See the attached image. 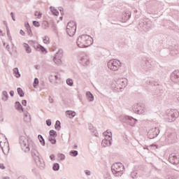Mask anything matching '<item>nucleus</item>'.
Masks as SVG:
<instances>
[{"label": "nucleus", "instance_id": "412c9836", "mask_svg": "<svg viewBox=\"0 0 179 179\" xmlns=\"http://www.w3.org/2000/svg\"><path fill=\"white\" fill-rule=\"evenodd\" d=\"M73 28H66V33L70 36L72 37L76 33V29H74V31H72Z\"/></svg>", "mask_w": 179, "mask_h": 179}, {"label": "nucleus", "instance_id": "423d86ee", "mask_svg": "<svg viewBox=\"0 0 179 179\" xmlns=\"http://www.w3.org/2000/svg\"><path fill=\"white\" fill-rule=\"evenodd\" d=\"M133 111L136 114H143L146 111V107L143 103H135L133 106Z\"/></svg>", "mask_w": 179, "mask_h": 179}, {"label": "nucleus", "instance_id": "f257e3e1", "mask_svg": "<svg viewBox=\"0 0 179 179\" xmlns=\"http://www.w3.org/2000/svg\"><path fill=\"white\" fill-rule=\"evenodd\" d=\"M20 145L25 152H30V146H32L31 155L36 163V166H38L39 169H44L45 164L43 161L40 160V153L37 151V148L33 146V141H29V139L26 138L23 136H20Z\"/></svg>", "mask_w": 179, "mask_h": 179}, {"label": "nucleus", "instance_id": "9b49d317", "mask_svg": "<svg viewBox=\"0 0 179 179\" xmlns=\"http://www.w3.org/2000/svg\"><path fill=\"white\" fill-rule=\"evenodd\" d=\"M169 162L171 164L177 165L179 164V155H176L175 154H171L169 157Z\"/></svg>", "mask_w": 179, "mask_h": 179}, {"label": "nucleus", "instance_id": "a19ab883", "mask_svg": "<svg viewBox=\"0 0 179 179\" xmlns=\"http://www.w3.org/2000/svg\"><path fill=\"white\" fill-rule=\"evenodd\" d=\"M66 84L69 86H72L73 85V81L72 80V79L69 78V79L66 80Z\"/></svg>", "mask_w": 179, "mask_h": 179}, {"label": "nucleus", "instance_id": "dca6fc26", "mask_svg": "<svg viewBox=\"0 0 179 179\" xmlns=\"http://www.w3.org/2000/svg\"><path fill=\"white\" fill-rule=\"evenodd\" d=\"M111 141H113V139H110V140H108L106 138L103 139L101 143L102 146L103 148H106L107 146H111V144H112Z\"/></svg>", "mask_w": 179, "mask_h": 179}, {"label": "nucleus", "instance_id": "ddd939ff", "mask_svg": "<svg viewBox=\"0 0 179 179\" xmlns=\"http://www.w3.org/2000/svg\"><path fill=\"white\" fill-rule=\"evenodd\" d=\"M90 63L89 60V57L86 55H84L83 57H80V64L81 65H83V66H86V65H89Z\"/></svg>", "mask_w": 179, "mask_h": 179}, {"label": "nucleus", "instance_id": "4be33fe9", "mask_svg": "<svg viewBox=\"0 0 179 179\" xmlns=\"http://www.w3.org/2000/svg\"><path fill=\"white\" fill-rule=\"evenodd\" d=\"M86 96H87L89 101H93L94 100V96L93 95V94H92V92H87Z\"/></svg>", "mask_w": 179, "mask_h": 179}, {"label": "nucleus", "instance_id": "37998d69", "mask_svg": "<svg viewBox=\"0 0 179 179\" xmlns=\"http://www.w3.org/2000/svg\"><path fill=\"white\" fill-rule=\"evenodd\" d=\"M33 26L35 27H40V22L38 21H33Z\"/></svg>", "mask_w": 179, "mask_h": 179}, {"label": "nucleus", "instance_id": "e2e57ef3", "mask_svg": "<svg viewBox=\"0 0 179 179\" xmlns=\"http://www.w3.org/2000/svg\"><path fill=\"white\" fill-rule=\"evenodd\" d=\"M6 48L9 51V50H10V46H9V45H6Z\"/></svg>", "mask_w": 179, "mask_h": 179}, {"label": "nucleus", "instance_id": "cd10ccee", "mask_svg": "<svg viewBox=\"0 0 179 179\" xmlns=\"http://www.w3.org/2000/svg\"><path fill=\"white\" fill-rule=\"evenodd\" d=\"M13 73L15 78H20V73L19 72V69L17 67L13 69Z\"/></svg>", "mask_w": 179, "mask_h": 179}, {"label": "nucleus", "instance_id": "3c124183", "mask_svg": "<svg viewBox=\"0 0 179 179\" xmlns=\"http://www.w3.org/2000/svg\"><path fill=\"white\" fill-rule=\"evenodd\" d=\"M22 106H27V101L26 99H24L22 101Z\"/></svg>", "mask_w": 179, "mask_h": 179}, {"label": "nucleus", "instance_id": "393cba45", "mask_svg": "<svg viewBox=\"0 0 179 179\" xmlns=\"http://www.w3.org/2000/svg\"><path fill=\"white\" fill-rule=\"evenodd\" d=\"M38 138L39 140V142L41 143L42 146H45V141L44 140V138L42 135L38 134Z\"/></svg>", "mask_w": 179, "mask_h": 179}, {"label": "nucleus", "instance_id": "9d476101", "mask_svg": "<svg viewBox=\"0 0 179 179\" xmlns=\"http://www.w3.org/2000/svg\"><path fill=\"white\" fill-rule=\"evenodd\" d=\"M160 134V129L159 127H155L149 130L148 132V137L149 139H155Z\"/></svg>", "mask_w": 179, "mask_h": 179}, {"label": "nucleus", "instance_id": "2eb2a0df", "mask_svg": "<svg viewBox=\"0 0 179 179\" xmlns=\"http://www.w3.org/2000/svg\"><path fill=\"white\" fill-rule=\"evenodd\" d=\"M15 108L17 111H22V113H24V108H23L22 103H20V102L19 101H15Z\"/></svg>", "mask_w": 179, "mask_h": 179}, {"label": "nucleus", "instance_id": "338daca9", "mask_svg": "<svg viewBox=\"0 0 179 179\" xmlns=\"http://www.w3.org/2000/svg\"><path fill=\"white\" fill-rule=\"evenodd\" d=\"M6 30H7V35L9 37V29L8 28H6Z\"/></svg>", "mask_w": 179, "mask_h": 179}, {"label": "nucleus", "instance_id": "aec40b11", "mask_svg": "<svg viewBox=\"0 0 179 179\" xmlns=\"http://www.w3.org/2000/svg\"><path fill=\"white\" fill-rule=\"evenodd\" d=\"M34 48L36 49V51H41V52H47V49H45V48H44L43 45H34Z\"/></svg>", "mask_w": 179, "mask_h": 179}, {"label": "nucleus", "instance_id": "a211bd4d", "mask_svg": "<svg viewBox=\"0 0 179 179\" xmlns=\"http://www.w3.org/2000/svg\"><path fill=\"white\" fill-rule=\"evenodd\" d=\"M72 31H75V29H76V23L73 21H71L67 24L66 29H71Z\"/></svg>", "mask_w": 179, "mask_h": 179}, {"label": "nucleus", "instance_id": "c756f323", "mask_svg": "<svg viewBox=\"0 0 179 179\" xmlns=\"http://www.w3.org/2000/svg\"><path fill=\"white\" fill-rule=\"evenodd\" d=\"M50 9L55 16H58V15H59V12H58L55 8L50 6Z\"/></svg>", "mask_w": 179, "mask_h": 179}, {"label": "nucleus", "instance_id": "ea45409f", "mask_svg": "<svg viewBox=\"0 0 179 179\" xmlns=\"http://www.w3.org/2000/svg\"><path fill=\"white\" fill-rule=\"evenodd\" d=\"M49 80L51 83H55V78L54 77V75H50L49 76Z\"/></svg>", "mask_w": 179, "mask_h": 179}, {"label": "nucleus", "instance_id": "20e7f679", "mask_svg": "<svg viewBox=\"0 0 179 179\" xmlns=\"http://www.w3.org/2000/svg\"><path fill=\"white\" fill-rule=\"evenodd\" d=\"M179 113L178 110L176 109H171L167 112L166 121L168 122H174L177 118H178Z\"/></svg>", "mask_w": 179, "mask_h": 179}, {"label": "nucleus", "instance_id": "09e8293b", "mask_svg": "<svg viewBox=\"0 0 179 179\" xmlns=\"http://www.w3.org/2000/svg\"><path fill=\"white\" fill-rule=\"evenodd\" d=\"M10 16H11L14 22H15V21H16V19H15V14L13 13V12H11V13H10Z\"/></svg>", "mask_w": 179, "mask_h": 179}, {"label": "nucleus", "instance_id": "603ef678", "mask_svg": "<svg viewBox=\"0 0 179 179\" xmlns=\"http://www.w3.org/2000/svg\"><path fill=\"white\" fill-rule=\"evenodd\" d=\"M54 78H55V83H57V80H58L59 77L58 75H53Z\"/></svg>", "mask_w": 179, "mask_h": 179}, {"label": "nucleus", "instance_id": "6e6552de", "mask_svg": "<svg viewBox=\"0 0 179 179\" xmlns=\"http://www.w3.org/2000/svg\"><path fill=\"white\" fill-rule=\"evenodd\" d=\"M62 57H64V50L62 49H59L53 57V61L56 65L59 66L62 64V61L61 60Z\"/></svg>", "mask_w": 179, "mask_h": 179}, {"label": "nucleus", "instance_id": "f8f14e48", "mask_svg": "<svg viewBox=\"0 0 179 179\" xmlns=\"http://www.w3.org/2000/svg\"><path fill=\"white\" fill-rule=\"evenodd\" d=\"M171 80L175 83H179V71H174L171 75Z\"/></svg>", "mask_w": 179, "mask_h": 179}, {"label": "nucleus", "instance_id": "7c9ffc66", "mask_svg": "<svg viewBox=\"0 0 179 179\" xmlns=\"http://www.w3.org/2000/svg\"><path fill=\"white\" fill-rule=\"evenodd\" d=\"M55 129H57V131H59V129H61V122H59V120L56 121V123L55 124Z\"/></svg>", "mask_w": 179, "mask_h": 179}, {"label": "nucleus", "instance_id": "f03ea898", "mask_svg": "<svg viewBox=\"0 0 179 179\" xmlns=\"http://www.w3.org/2000/svg\"><path fill=\"white\" fill-rule=\"evenodd\" d=\"M76 43L79 48H87L93 44V38L89 35H82L78 38Z\"/></svg>", "mask_w": 179, "mask_h": 179}, {"label": "nucleus", "instance_id": "c85d7f7f", "mask_svg": "<svg viewBox=\"0 0 179 179\" xmlns=\"http://www.w3.org/2000/svg\"><path fill=\"white\" fill-rule=\"evenodd\" d=\"M17 92L20 97H24V92H23V90H22V88L18 87L17 89Z\"/></svg>", "mask_w": 179, "mask_h": 179}, {"label": "nucleus", "instance_id": "864d4df0", "mask_svg": "<svg viewBox=\"0 0 179 179\" xmlns=\"http://www.w3.org/2000/svg\"><path fill=\"white\" fill-rule=\"evenodd\" d=\"M131 178H135V177H136V173L132 172L131 173Z\"/></svg>", "mask_w": 179, "mask_h": 179}, {"label": "nucleus", "instance_id": "bf43d9fd", "mask_svg": "<svg viewBox=\"0 0 179 179\" xmlns=\"http://www.w3.org/2000/svg\"><path fill=\"white\" fill-rule=\"evenodd\" d=\"M0 169H1V170H5V166L3 164H0Z\"/></svg>", "mask_w": 179, "mask_h": 179}, {"label": "nucleus", "instance_id": "5fc2aeb1", "mask_svg": "<svg viewBox=\"0 0 179 179\" xmlns=\"http://www.w3.org/2000/svg\"><path fill=\"white\" fill-rule=\"evenodd\" d=\"M166 179H176V177L173 176H168L166 177Z\"/></svg>", "mask_w": 179, "mask_h": 179}, {"label": "nucleus", "instance_id": "f3484780", "mask_svg": "<svg viewBox=\"0 0 179 179\" xmlns=\"http://www.w3.org/2000/svg\"><path fill=\"white\" fill-rule=\"evenodd\" d=\"M24 113V122H30L31 121V117H30V113L29 112H23Z\"/></svg>", "mask_w": 179, "mask_h": 179}, {"label": "nucleus", "instance_id": "79ce46f5", "mask_svg": "<svg viewBox=\"0 0 179 179\" xmlns=\"http://www.w3.org/2000/svg\"><path fill=\"white\" fill-rule=\"evenodd\" d=\"M38 85V78H35L33 83L34 87H36Z\"/></svg>", "mask_w": 179, "mask_h": 179}, {"label": "nucleus", "instance_id": "bb28decb", "mask_svg": "<svg viewBox=\"0 0 179 179\" xmlns=\"http://www.w3.org/2000/svg\"><path fill=\"white\" fill-rule=\"evenodd\" d=\"M2 100H3V101H6L8 100V99H9V94H8V92L6 91H3L2 92Z\"/></svg>", "mask_w": 179, "mask_h": 179}, {"label": "nucleus", "instance_id": "1a4fd4ad", "mask_svg": "<svg viewBox=\"0 0 179 179\" xmlns=\"http://www.w3.org/2000/svg\"><path fill=\"white\" fill-rule=\"evenodd\" d=\"M122 121L125 124H127V125H130V127H135V124H136L138 120L129 115H125L123 117Z\"/></svg>", "mask_w": 179, "mask_h": 179}, {"label": "nucleus", "instance_id": "a878e982", "mask_svg": "<svg viewBox=\"0 0 179 179\" xmlns=\"http://www.w3.org/2000/svg\"><path fill=\"white\" fill-rule=\"evenodd\" d=\"M122 19L124 20H129V19H131V13H124L122 15Z\"/></svg>", "mask_w": 179, "mask_h": 179}, {"label": "nucleus", "instance_id": "8fccbe9b", "mask_svg": "<svg viewBox=\"0 0 179 179\" xmlns=\"http://www.w3.org/2000/svg\"><path fill=\"white\" fill-rule=\"evenodd\" d=\"M50 160H52V161L55 160V155L54 154L50 155Z\"/></svg>", "mask_w": 179, "mask_h": 179}, {"label": "nucleus", "instance_id": "6e6d98bb", "mask_svg": "<svg viewBox=\"0 0 179 179\" xmlns=\"http://www.w3.org/2000/svg\"><path fill=\"white\" fill-rule=\"evenodd\" d=\"M85 174H86V176H90L92 174V173L90 172V171L86 170Z\"/></svg>", "mask_w": 179, "mask_h": 179}, {"label": "nucleus", "instance_id": "e433bc0d", "mask_svg": "<svg viewBox=\"0 0 179 179\" xmlns=\"http://www.w3.org/2000/svg\"><path fill=\"white\" fill-rule=\"evenodd\" d=\"M44 44H50V37L45 36L43 38Z\"/></svg>", "mask_w": 179, "mask_h": 179}, {"label": "nucleus", "instance_id": "c9c22d12", "mask_svg": "<svg viewBox=\"0 0 179 179\" xmlns=\"http://www.w3.org/2000/svg\"><path fill=\"white\" fill-rule=\"evenodd\" d=\"M69 155H70V156H72L73 157H76V156H78V155H79V153L76 150H71L69 152Z\"/></svg>", "mask_w": 179, "mask_h": 179}, {"label": "nucleus", "instance_id": "13d9d810", "mask_svg": "<svg viewBox=\"0 0 179 179\" xmlns=\"http://www.w3.org/2000/svg\"><path fill=\"white\" fill-rule=\"evenodd\" d=\"M10 96H11V97H13V96H15V92H13V90H11L10 92Z\"/></svg>", "mask_w": 179, "mask_h": 179}, {"label": "nucleus", "instance_id": "49530a36", "mask_svg": "<svg viewBox=\"0 0 179 179\" xmlns=\"http://www.w3.org/2000/svg\"><path fill=\"white\" fill-rule=\"evenodd\" d=\"M51 124L52 122L50 119L46 120V125H48V127H51Z\"/></svg>", "mask_w": 179, "mask_h": 179}, {"label": "nucleus", "instance_id": "72a5a7b5", "mask_svg": "<svg viewBox=\"0 0 179 179\" xmlns=\"http://www.w3.org/2000/svg\"><path fill=\"white\" fill-rule=\"evenodd\" d=\"M52 170L54 171H58V170H59V164L58 163L53 164Z\"/></svg>", "mask_w": 179, "mask_h": 179}, {"label": "nucleus", "instance_id": "4468645a", "mask_svg": "<svg viewBox=\"0 0 179 179\" xmlns=\"http://www.w3.org/2000/svg\"><path fill=\"white\" fill-rule=\"evenodd\" d=\"M142 67L144 71L148 72V71H150V69H152V64L149 60H145L142 62Z\"/></svg>", "mask_w": 179, "mask_h": 179}, {"label": "nucleus", "instance_id": "39448f33", "mask_svg": "<svg viewBox=\"0 0 179 179\" xmlns=\"http://www.w3.org/2000/svg\"><path fill=\"white\" fill-rule=\"evenodd\" d=\"M121 62L115 59H111L108 62V68L110 71H118L121 68Z\"/></svg>", "mask_w": 179, "mask_h": 179}, {"label": "nucleus", "instance_id": "680f3d73", "mask_svg": "<svg viewBox=\"0 0 179 179\" xmlns=\"http://www.w3.org/2000/svg\"><path fill=\"white\" fill-rule=\"evenodd\" d=\"M20 34H21V36H24V31L21 29V30L20 31Z\"/></svg>", "mask_w": 179, "mask_h": 179}, {"label": "nucleus", "instance_id": "f704fd0d", "mask_svg": "<svg viewBox=\"0 0 179 179\" xmlns=\"http://www.w3.org/2000/svg\"><path fill=\"white\" fill-rule=\"evenodd\" d=\"M48 141L49 142H50V143H52V145H55V143H57V139H55V138H52L51 136L48 137Z\"/></svg>", "mask_w": 179, "mask_h": 179}, {"label": "nucleus", "instance_id": "58836bf2", "mask_svg": "<svg viewBox=\"0 0 179 179\" xmlns=\"http://www.w3.org/2000/svg\"><path fill=\"white\" fill-rule=\"evenodd\" d=\"M49 25H48V22L47 21H43L42 23V28H43L45 30L48 29Z\"/></svg>", "mask_w": 179, "mask_h": 179}, {"label": "nucleus", "instance_id": "4d7b16f0", "mask_svg": "<svg viewBox=\"0 0 179 179\" xmlns=\"http://www.w3.org/2000/svg\"><path fill=\"white\" fill-rule=\"evenodd\" d=\"M105 179H112V178H111V176L109 174H106L105 176Z\"/></svg>", "mask_w": 179, "mask_h": 179}, {"label": "nucleus", "instance_id": "69168bd1", "mask_svg": "<svg viewBox=\"0 0 179 179\" xmlns=\"http://www.w3.org/2000/svg\"><path fill=\"white\" fill-rule=\"evenodd\" d=\"M73 149H78V145H74L73 147Z\"/></svg>", "mask_w": 179, "mask_h": 179}, {"label": "nucleus", "instance_id": "4c0bfd02", "mask_svg": "<svg viewBox=\"0 0 179 179\" xmlns=\"http://www.w3.org/2000/svg\"><path fill=\"white\" fill-rule=\"evenodd\" d=\"M103 135H105V136H108V138L113 137V133L110 130H107L106 132H104Z\"/></svg>", "mask_w": 179, "mask_h": 179}, {"label": "nucleus", "instance_id": "774afa93", "mask_svg": "<svg viewBox=\"0 0 179 179\" xmlns=\"http://www.w3.org/2000/svg\"><path fill=\"white\" fill-rule=\"evenodd\" d=\"M3 23H4V24L6 25V29H8V24H6V21H4V22H3Z\"/></svg>", "mask_w": 179, "mask_h": 179}, {"label": "nucleus", "instance_id": "0e129e2a", "mask_svg": "<svg viewBox=\"0 0 179 179\" xmlns=\"http://www.w3.org/2000/svg\"><path fill=\"white\" fill-rule=\"evenodd\" d=\"M151 146H155L157 149L159 148V145L156 144H152Z\"/></svg>", "mask_w": 179, "mask_h": 179}, {"label": "nucleus", "instance_id": "6ab92c4d", "mask_svg": "<svg viewBox=\"0 0 179 179\" xmlns=\"http://www.w3.org/2000/svg\"><path fill=\"white\" fill-rule=\"evenodd\" d=\"M171 54L173 57L179 54V46L175 45L174 48L171 50Z\"/></svg>", "mask_w": 179, "mask_h": 179}, {"label": "nucleus", "instance_id": "7ed1b4c3", "mask_svg": "<svg viewBox=\"0 0 179 179\" xmlns=\"http://www.w3.org/2000/svg\"><path fill=\"white\" fill-rule=\"evenodd\" d=\"M111 170L115 177H121L124 171V165L121 162H117L112 166Z\"/></svg>", "mask_w": 179, "mask_h": 179}, {"label": "nucleus", "instance_id": "2f4dec72", "mask_svg": "<svg viewBox=\"0 0 179 179\" xmlns=\"http://www.w3.org/2000/svg\"><path fill=\"white\" fill-rule=\"evenodd\" d=\"M25 27L27 30V33H28L29 36H31V28L30 27V24H29V22H27L25 24Z\"/></svg>", "mask_w": 179, "mask_h": 179}, {"label": "nucleus", "instance_id": "052dcab7", "mask_svg": "<svg viewBox=\"0 0 179 179\" xmlns=\"http://www.w3.org/2000/svg\"><path fill=\"white\" fill-rule=\"evenodd\" d=\"M49 101H50V103H54V99L51 96H50Z\"/></svg>", "mask_w": 179, "mask_h": 179}, {"label": "nucleus", "instance_id": "b1692460", "mask_svg": "<svg viewBox=\"0 0 179 179\" xmlns=\"http://www.w3.org/2000/svg\"><path fill=\"white\" fill-rule=\"evenodd\" d=\"M24 48L27 54H30L31 52V48H30V45H29V44L24 43Z\"/></svg>", "mask_w": 179, "mask_h": 179}, {"label": "nucleus", "instance_id": "473e14b6", "mask_svg": "<svg viewBox=\"0 0 179 179\" xmlns=\"http://www.w3.org/2000/svg\"><path fill=\"white\" fill-rule=\"evenodd\" d=\"M49 135L50 137L52 136V138H57V131L52 129L50 130Z\"/></svg>", "mask_w": 179, "mask_h": 179}, {"label": "nucleus", "instance_id": "0eeeda50", "mask_svg": "<svg viewBox=\"0 0 179 179\" xmlns=\"http://www.w3.org/2000/svg\"><path fill=\"white\" fill-rule=\"evenodd\" d=\"M139 27L142 29L144 31H148L152 29V21L150 20H143L139 22Z\"/></svg>", "mask_w": 179, "mask_h": 179}, {"label": "nucleus", "instance_id": "5701e85b", "mask_svg": "<svg viewBox=\"0 0 179 179\" xmlns=\"http://www.w3.org/2000/svg\"><path fill=\"white\" fill-rule=\"evenodd\" d=\"M66 114L69 116V118H73L76 115V112L73 110H66Z\"/></svg>", "mask_w": 179, "mask_h": 179}, {"label": "nucleus", "instance_id": "de8ad7c7", "mask_svg": "<svg viewBox=\"0 0 179 179\" xmlns=\"http://www.w3.org/2000/svg\"><path fill=\"white\" fill-rule=\"evenodd\" d=\"M119 82L122 83V86H125V82H127V80H124V79H120Z\"/></svg>", "mask_w": 179, "mask_h": 179}, {"label": "nucleus", "instance_id": "a18cd8bd", "mask_svg": "<svg viewBox=\"0 0 179 179\" xmlns=\"http://www.w3.org/2000/svg\"><path fill=\"white\" fill-rule=\"evenodd\" d=\"M58 157H59L60 160H65V155L64 154H59Z\"/></svg>", "mask_w": 179, "mask_h": 179}, {"label": "nucleus", "instance_id": "c03bdc74", "mask_svg": "<svg viewBox=\"0 0 179 179\" xmlns=\"http://www.w3.org/2000/svg\"><path fill=\"white\" fill-rule=\"evenodd\" d=\"M42 13L41 12L38 11H36L35 12V16H38V19H40L42 16Z\"/></svg>", "mask_w": 179, "mask_h": 179}]
</instances>
